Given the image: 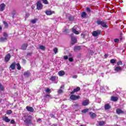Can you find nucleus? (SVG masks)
<instances>
[{"instance_id":"nucleus-1","label":"nucleus","mask_w":126,"mask_h":126,"mask_svg":"<svg viewBox=\"0 0 126 126\" xmlns=\"http://www.w3.org/2000/svg\"><path fill=\"white\" fill-rule=\"evenodd\" d=\"M72 31L74 34L78 35L80 33V28L77 26H75L72 28Z\"/></svg>"},{"instance_id":"nucleus-2","label":"nucleus","mask_w":126,"mask_h":126,"mask_svg":"<svg viewBox=\"0 0 126 126\" xmlns=\"http://www.w3.org/2000/svg\"><path fill=\"white\" fill-rule=\"evenodd\" d=\"M97 24L98 25H101L104 28L107 27V23L104 21H101V20H98L96 22Z\"/></svg>"},{"instance_id":"nucleus-3","label":"nucleus","mask_w":126,"mask_h":126,"mask_svg":"<svg viewBox=\"0 0 126 126\" xmlns=\"http://www.w3.org/2000/svg\"><path fill=\"white\" fill-rule=\"evenodd\" d=\"M80 98V96L79 95H75L74 94H72L70 96V99L71 100H73L74 101H76V100H78Z\"/></svg>"},{"instance_id":"nucleus-4","label":"nucleus","mask_w":126,"mask_h":126,"mask_svg":"<svg viewBox=\"0 0 126 126\" xmlns=\"http://www.w3.org/2000/svg\"><path fill=\"white\" fill-rule=\"evenodd\" d=\"M25 120L24 121L26 124H30L31 123V119H32V117L31 115L28 116L25 118Z\"/></svg>"},{"instance_id":"nucleus-5","label":"nucleus","mask_w":126,"mask_h":126,"mask_svg":"<svg viewBox=\"0 0 126 126\" xmlns=\"http://www.w3.org/2000/svg\"><path fill=\"white\" fill-rule=\"evenodd\" d=\"M100 34H101V31H95L92 32V35L94 37H97V36H99Z\"/></svg>"},{"instance_id":"nucleus-6","label":"nucleus","mask_w":126,"mask_h":126,"mask_svg":"<svg viewBox=\"0 0 126 126\" xmlns=\"http://www.w3.org/2000/svg\"><path fill=\"white\" fill-rule=\"evenodd\" d=\"M36 7L38 10H41L43 8V4L41 3L40 1H38L36 3Z\"/></svg>"},{"instance_id":"nucleus-7","label":"nucleus","mask_w":126,"mask_h":126,"mask_svg":"<svg viewBox=\"0 0 126 126\" xmlns=\"http://www.w3.org/2000/svg\"><path fill=\"white\" fill-rule=\"evenodd\" d=\"M71 44L72 45H73L74 44H75V43H76V41H77V40L76 39V37H75V36H71Z\"/></svg>"},{"instance_id":"nucleus-8","label":"nucleus","mask_w":126,"mask_h":126,"mask_svg":"<svg viewBox=\"0 0 126 126\" xmlns=\"http://www.w3.org/2000/svg\"><path fill=\"white\" fill-rule=\"evenodd\" d=\"M10 58H11V56H10V54H7L4 58L5 61L6 62H9V60H10Z\"/></svg>"},{"instance_id":"nucleus-9","label":"nucleus","mask_w":126,"mask_h":126,"mask_svg":"<svg viewBox=\"0 0 126 126\" xmlns=\"http://www.w3.org/2000/svg\"><path fill=\"white\" fill-rule=\"evenodd\" d=\"M26 109L28 112H31V113H33V112H34V109L31 106H27Z\"/></svg>"},{"instance_id":"nucleus-10","label":"nucleus","mask_w":126,"mask_h":126,"mask_svg":"<svg viewBox=\"0 0 126 126\" xmlns=\"http://www.w3.org/2000/svg\"><path fill=\"white\" fill-rule=\"evenodd\" d=\"M4 8H5V4L2 3L0 5V11H3Z\"/></svg>"},{"instance_id":"nucleus-11","label":"nucleus","mask_w":126,"mask_h":126,"mask_svg":"<svg viewBox=\"0 0 126 126\" xmlns=\"http://www.w3.org/2000/svg\"><path fill=\"white\" fill-rule=\"evenodd\" d=\"M2 120L4 121V122H5V123H9L10 122V119L6 116H3L2 117Z\"/></svg>"},{"instance_id":"nucleus-12","label":"nucleus","mask_w":126,"mask_h":126,"mask_svg":"<svg viewBox=\"0 0 126 126\" xmlns=\"http://www.w3.org/2000/svg\"><path fill=\"white\" fill-rule=\"evenodd\" d=\"M45 13L47 15H52L55 13V11L51 10H47L45 11Z\"/></svg>"},{"instance_id":"nucleus-13","label":"nucleus","mask_w":126,"mask_h":126,"mask_svg":"<svg viewBox=\"0 0 126 126\" xmlns=\"http://www.w3.org/2000/svg\"><path fill=\"white\" fill-rule=\"evenodd\" d=\"M116 113L118 115H121V114H125V112L121 109H117L116 110Z\"/></svg>"},{"instance_id":"nucleus-14","label":"nucleus","mask_w":126,"mask_h":126,"mask_svg":"<svg viewBox=\"0 0 126 126\" xmlns=\"http://www.w3.org/2000/svg\"><path fill=\"white\" fill-rule=\"evenodd\" d=\"M30 75H31V73H30V72H29V71L24 72V76H25V77H29Z\"/></svg>"},{"instance_id":"nucleus-15","label":"nucleus","mask_w":126,"mask_h":126,"mask_svg":"<svg viewBox=\"0 0 126 126\" xmlns=\"http://www.w3.org/2000/svg\"><path fill=\"white\" fill-rule=\"evenodd\" d=\"M89 104V100L87 99L85 100L82 102V105L83 106H87V105Z\"/></svg>"},{"instance_id":"nucleus-16","label":"nucleus","mask_w":126,"mask_h":126,"mask_svg":"<svg viewBox=\"0 0 126 126\" xmlns=\"http://www.w3.org/2000/svg\"><path fill=\"white\" fill-rule=\"evenodd\" d=\"M79 90H80V88L77 87V88L74 89L73 91L70 93V94H74V93H75L76 92H78V91H79Z\"/></svg>"},{"instance_id":"nucleus-17","label":"nucleus","mask_w":126,"mask_h":126,"mask_svg":"<svg viewBox=\"0 0 126 126\" xmlns=\"http://www.w3.org/2000/svg\"><path fill=\"white\" fill-rule=\"evenodd\" d=\"M59 76H63L65 74V72L63 70H60L58 72Z\"/></svg>"},{"instance_id":"nucleus-18","label":"nucleus","mask_w":126,"mask_h":126,"mask_svg":"<svg viewBox=\"0 0 126 126\" xmlns=\"http://www.w3.org/2000/svg\"><path fill=\"white\" fill-rule=\"evenodd\" d=\"M90 115L92 119H94V118H96V114L92 112H90Z\"/></svg>"},{"instance_id":"nucleus-19","label":"nucleus","mask_w":126,"mask_h":126,"mask_svg":"<svg viewBox=\"0 0 126 126\" xmlns=\"http://www.w3.org/2000/svg\"><path fill=\"white\" fill-rule=\"evenodd\" d=\"M115 71H117V72H119L120 71H122V67L120 66H117L115 68Z\"/></svg>"},{"instance_id":"nucleus-20","label":"nucleus","mask_w":126,"mask_h":126,"mask_svg":"<svg viewBox=\"0 0 126 126\" xmlns=\"http://www.w3.org/2000/svg\"><path fill=\"white\" fill-rule=\"evenodd\" d=\"M111 100L113 102H116V101H118V100H119V98L116 96H112L111 98Z\"/></svg>"},{"instance_id":"nucleus-21","label":"nucleus","mask_w":126,"mask_h":126,"mask_svg":"<svg viewBox=\"0 0 126 126\" xmlns=\"http://www.w3.org/2000/svg\"><path fill=\"white\" fill-rule=\"evenodd\" d=\"M28 45L27 43L24 44L22 45L21 49L22 50H26Z\"/></svg>"},{"instance_id":"nucleus-22","label":"nucleus","mask_w":126,"mask_h":126,"mask_svg":"<svg viewBox=\"0 0 126 126\" xmlns=\"http://www.w3.org/2000/svg\"><path fill=\"white\" fill-rule=\"evenodd\" d=\"M111 108V106H110V105H109L108 104H106L104 106V109L105 110H109V109Z\"/></svg>"},{"instance_id":"nucleus-23","label":"nucleus","mask_w":126,"mask_h":126,"mask_svg":"<svg viewBox=\"0 0 126 126\" xmlns=\"http://www.w3.org/2000/svg\"><path fill=\"white\" fill-rule=\"evenodd\" d=\"M7 40V38L6 37H1L0 38V42H5Z\"/></svg>"},{"instance_id":"nucleus-24","label":"nucleus","mask_w":126,"mask_h":126,"mask_svg":"<svg viewBox=\"0 0 126 126\" xmlns=\"http://www.w3.org/2000/svg\"><path fill=\"white\" fill-rule=\"evenodd\" d=\"M81 48H80V46H75L74 48V50L75 52H77V51L80 50Z\"/></svg>"},{"instance_id":"nucleus-25","label":"nucleus","mask_w":126,"mask_h":126,"mask_svg":"<svg viewBox=\"0 0 126 126\" xmlns=\"http://www.w3.org/2000/svg\"><path fill=\"white\" fill-rule=\"evenodd\" d=\"M86 15H87V14L85 12H83L81 13V16L83 18H85V17H86Z\"/></svg>"},{"instance_id":"nucleus-26","label":"nucleus","mask_w":126,"mask_h":126,"mask_svg":"<svg viewBox=\"0 0 126 126\" xmlns=\"http://www.w3.org/2000/svg\"><path fill=\"white\" fill-rule=\"evenodd\" d=\"M56 79H57V77H56V76H53L50 79V80L53 82L55 81L56 80Z\"/></svg>"},{"instance_id":"nucleus-27","label":"nucleus","mask_w":126,"mask_h":126,"mask_svg":"<svg viewBox=\"0 0 126 126\" xmlns=\"http://www.w3.org/2000/svg\"><path fill=\"white\" fill-rule=\"evenodd\" d=\"M10 68H11V69H15V63H13L11 64Z\"/></svg>"},{"instance_id":"nucleus-28","label":"nucleus","mask_w":126,"mask_h":126,"mask_svg":"<svg viewBox=\"0 0 126 126\" xmlns=\"http://www.w3.org/2000/svg\"><path fill=\"white\" fill-rule=\"evenodd\" d=\"M98 125H99V126H104V125H105V122H104V121H99L98 122Z\"/></svg>"},{"instance_id":"nucleus-29","label":"nucleus","mask_w":126,"mask_h":126,"mask_svg":"<svg viewBox=\"0 0 126 126\" xmlns=\"http://www.w3.org/2000/svg\"><path fill=\"white\" fill-rule=\"evenodd\" d=\"M39 49L42 51H44V50H46V47L43 45H40Z\"/></svg>"},{"instance_id":"nucleus-30","label":"nucleus","mask_w":126,"mask_h":126,"mask_svg":"<svg viewBox=\"0 0 126 126\" xmlns=\"http://www.w3.org/2000/svg\"><path fill=\"white\" fill-rule=\"evenodd\" d=\"M37 21H38V19H34L33 20H32L31 21V23H36V22H37Z\"/></svg>"},{"instance_id":"nucleus-31","label":"nucleus","mask_w":126,"mask_h":126,"mask_svg":"<svg viewBox=\"0 0 126 126\" xmlns=\"http://www.w3.org/2000/svg\"><path fill=\"white\" fill-rule=\"evenodd\" d=\"M41 0L44 4H49V2L48 1V0Z\"/></svg>"},{"instance_id":"nucleus-32","label":"nucleus","mask_w":126,"mask_h":126,"mask_svg":"<svg viewBox=\"0 0 126 126\" xmlns=\"http://www.w3.org/2000/svg\"><path fill=\"white\" fill-rule=\"evenodd\" d=\"M69 20H70V21H73V20H74V17L70 16L69 17Z\"/></svg>"},{"instance_id":"nucleus-33","label":"nucleus","mask_w":126,"mask_h":126,"mask_svg":"<svg viewBox=\"0 0 126 126\" xmlns=\"http://www.w3.org/2000/svg\"><path fill=\"white\" fill-rule=\"evenodd\" d=\"M16 65L17 66V69L20 70V69H21V66H20V64H19V63H17Z\"/></svg>"},{"instance_id":"nucleus-34","label":"nucleus","mask_w":126,"mask_h":126,"mask_svg":"<svg viewBox=\"0 0 126 126\" xmlns=\"http://www.w3.org/2000/svg\"><path fill=\"white\" fill-rule=\"evenodd\" d=\"M7 115H11V114H12V111L11 110H9L6 111Z\"/></svg>"},{"instance_id":"nucleus-35","label":"nucleus","mask_w":126,"mask_h":126,"mask_svg":"<svg viewBox=\"0 0 126 126\" xmlns=\"http://www.w3.org/2000/svg\"><path fill=\"white\" fill-rule=\"evenodd\" d=\"M3 23L6 28H7L8 27V24H7V23L5 21H3Z\"/></svg>"},{"instance_id":"nucleus-36","label":"nucleus","mask_w":126,"mask_h":126,"mask_svg":"<svg viewBox=\"0 0 126 126\" xmlns=\"http://www.w3.org/2000/svg\"><path fill=\"white\" fill-rule=\"evenodd\" d=\"M89 111V109H85L82 111V113H84V114H85V113H87Z\"/></svg>"},{"instance_id":"nucleus-37","label":"nucleus","mask_w":126,"mask_h":126,"mask_svg":"<svg viewBox=\"0 0 126 126\" xmlns=\"http://www.w3.org/2000/svg\"><path fill=\"white\" fill-rule=\"evenodd\" d=\"M81 37L83 38V39H85L86 37V34L85 33H82L81 34Z\"/></svg>"},{"instance_id":"nucleus-38","label":"nucleus","mask_w":126,"mask_h":126,"mask_svg":"<svg viewBox=\"0 0 126 126\" xmlns=\"http://www.w3.org/2000/svg\"><path fill=\"white\" fill-rule=\"evenodd\" d=\"M45 92H46V93H50V92H51V89H50L49 88H47L45 90Z\"/></svg>"},{"instance_id":"nucleus-39","label":"nucleus","mask_w":126,"mask_h":126,"mask_svg":"<svg viewBox=\"0 0 126 126\" xmlns=\"http://www.w3.org/2000/svg\"><path fill=\"white\" fill-rule=\"evenodd\" d=\"M4 89V88H3V86L0 84V90H1V91H3Z\"/></svg>"},{"instance_id":"nucleus-40","label":"nucleus","mask_w":126,"mask_h":126,"mask_svg":"<svg viewBox=\"0 0 126 126\" xmlns=\"http://www.w3.org/2000/svg\"><path fill=\"white\" fill-rule=\"evenodd\" d=\"M53 51L54 52L55 54H57L58 53V48H55L54 49H53Z\"/></svg>"},{"instance_id":"nucleus-41","label":"nucleus","mask_w":126,"mask_h":126,"mask_svg":"<svg viewBox=\"0 0 126 126\" xmlns=\"http://www.w3.org/2000/svg\"><path fill=\"white\" fill-rule=\"evenodd\" d=\"M111 63H116V60L115 59H112L110 60Z\"/></svg>"},{"instance_id":"nucleus-42","label":"nucleus","mask_w":126,"mask_h":126,"mask_svg":"<svg viewBox=\"0 0 126 126\" xmlns=\"http://www.w3.org/2000/svg\"><path fill=\"white\" fill-rule=\"evenodd\" d=\"M122 64H123L122 61H119L117 63V65H122Z\"/></svg>"},{"instance_id":"nucleus-43","label":"nucleus","mask_w":126,"mask_h":126,"mask_svg":"<svg viewBox=\"0 0 126 126\" xmlns=\"http://www.w3.org/2000/svg\"><path fill=\"white\" fill-rule=\"evenodd\" d=\"M120 42V40L118 38H116L114 39V42L115 43H119Z\"/></svg>"},{"instance_id":"nucleus-44","label":"nucleus","mask_w":126,"mask_h":126,"mask_svg":"<svg viewBox=\"0 0 126 126\" xmlns=\"http://www.w3.org/2000/svg\"><path fill=\"white\" fill-rule=\"evenodd\" d=\"M63 93V90H59L58 91V94H62V93Z\"/></svg>"},{"instance_id":"nucleus-45","label":"nucleus","mask_w":126,"mask_h":126,"mask_svg":"<svg viewBox=\"0 0 126 126\" xmlns=\"http://www.w3.org/2000/svg\"><path fill=\"white\" fill-rule=\"evenodd\" d=\"M86 10H87V11L88 12H89V13L91 12V9H90V7H87V8H86Z\"/></svg>"},{"instance_id":"nucleus-46","label":"nucleus","mask_w":126,"mask_h":126,"mask_svg":"<svg viewBox=\"0 0 126 126\" xmlns=\"http://www.w3.org/2000/svg\"><path fill=\"white\" fill-rule=\"evenodd\" d=\"M3 36L5 38H7V33H6L5 32H4L3 34Z\"/></svg>"},{"instance_id":"nucleus-47","label":"nucleus","mask_w":126,"mask_h":126,"mask_svg":"<svg viewBox=\"0 0 126 126\" xmlns=\"http://www.w3.org/2000/svg\"><path fill=\"white\" fill-rule=\"evenodd\" d=\"M16 14V12L15 11V10L12 11V14L13 15V16H14V15H15Z\"/></svg>"},{"instance_id":"nucleus-48","label":"nucleus","mask_w":126,"mask_h":126,"mask_svg":"<svg viewBox=\"0 0 126 126\" xmlns=\"http://www.w3.org/2000/svg\"><path fill=\"white\" fill-rule=\"evenodd\" d=\"M68 32V30L65 29L64 31L63 32H64V34H66Z\"/></svg>"},{"instance_id":"nucleus-49","label":"nucleus","mask_w":126,"mask_h":126,"mask_svg":"<svg viewBox=\"0 0 126 126\" xmlns=\"http://www.w3.org/2000/svg\"><path fill=\"white\" fill-rule=\"evenodd\" d=\"M10 124H11L12 125H13V124H15V121H14V120H12L10 121Z\"/></svg>"},{"instance_id":"nucleus-50","label":"nucleus","mask_w":126,"mask_h":126,"mask_svg":"<svg viewBox=\"0 0 126 126\" xmlns=\"http://www.w3.org/2000/svg\"><path fill=\"white\" fill-rule=\"evenodd\" d=\"M63 59L64 60H67V59H68V57L67 56H64L63 57Z\"/></svg>"},{"instance_id":"nucleus-51","label":"nucleus","mask_w":126,"mask_h":126,"mask_svg":"<svg viewBox=\"0 0 126 126\" xmlns=\"http://www.w3.org/2000/svg\"><path fill=\"white\" fill-rule=\"evenodd\" d=\"M69 62H73V59H72V58H69Z\"/></svg>"},{"instance_id":"nucleus-52","label":"nucleus","mask_w":126,"mask_h":126,"mask_svg":"<svg viewBox=\"0 0 126 126\" xmlns=\"http://www.w3.org/2000/svg\"><path fill=\"white\" fill-rule=\"evenodd\" d=\"M31 55H32V53H27V56L29 57V56H31Z\"/></svg>"},{"instance_id":"nucleus-53","label":"nucleus","mask_w":126,"mask_h":126,"mask_svg":"<svg viewBox=\"0 0 126 126\" xmlns=\"http://www.w3.org/2000/svg\"><path fill=\"white\" fill-rule=\"evenodd\" d=\"M74 106V107H78V106H79V105L78 104V103H75Z\"/></svg>"},{"instance_id":"nucleus-54","label":"nucleus","mask_w":126,"mask_h":126,"mask_svg":"<svg viewBox=\"0 0 126 126\" xmlns=\"http://www.w3.org/2000/svg\"><path fill=\"white\" fill-rule=\"evenodd\" d=\"M100 91L103 93V92H105V90H104V89H101Z\"/></svg>"},{"instance_id":"nucleus-55","label":"nucleus","mask_w":126,"mask_h":126,"mask_svg":"<svg viewBox=\"0 0 126 126\" xmlns=\"http://www.w3.org/2000/svg\"><path fill=\"white\" fill-rule=\"evenodd\" d=\"M72 78H77V75H74V76H72Z\"/></svg>"},{"instance_id":"nucleus-56","label":"nucleus","mask_w":126,"mask_h":126,"mask_svg":"<svg viewBox=\"0 0 126 126\" xmlns=\"http://www.w3.org/2000/svg\"><path fill=\"white\" fill-rule=\"evenodd\" d=\"M29 14H26V17L27 18V17H29Z\"/></svg>"},{"instance_id":"nucleus-57","label":"nucleus","mask_w":126,"mask_h":126,"mask_svg":"<svg viewBox=\"0 0 126 126\" xmlns=\"http://www.w3.org/2000/svg\"><path fill=\"white\" fill-rule=\"evenodd\" d=\"M37 122H41V119H37Z\"/></svg>"},{"instance_id":"nucleus-58","label":"nucleus","mask_w":126,"mask_h":126,"mask_svg":"<svg viewBox=\"0 0 126 126\" xmlns=\"http://www.w3.org/2000/svg\"><path fill=\"white\" fill-rule=\"evenodd\" d=\"M64 87V86L63 85V86H62L61 87V89H63V88Z\"/></svg>"},{"instance_id":"nucleus-59","label":"nucleus","mask_w":126,"mask_h":126,"mask_svg":"<svg viewBox=\"0 0 126 126\" xmlns=\"http://www.w3.org/2000/svg\"><path fill=\"white\" fill-rule=\"evenodd\" d=\"M120 41H122V40H123V38L122 37V36H120Z\"/></svg>"},{"instance_id":"nucleus-60","label":"nucleus","mask_w":126,"mask_h":126,"mask_svg":"<svg viewBox=\"0 0 126 126\" xmlns=\"http://www.w3.org/2000/svg\"><path fill=\"white\" fill-rule=\"evenodd\" d=\"M1 29H2V28L0 26V32L1 31Z\"/></svg>"},{"instance_id":"nucleus-61","label":"nucleus","mask_w":126,"mask_h":126,"mask_svg":"<svg viewBox=\"0 0 126 126\" xmlns=\"http://www.w3.org/2000/svg\"><path fill=\"white\" fill-rule=\"evenodd\" d=\"M104 57H105V58H107V57H108V55H107V54H105V55H104Z\"/></svg>"},{"instance_id":"nucleus-62","label":"nucleus","mask_w":126,"mask_h":126,"mask_svg":"<svg viewBox=\"0 0 126 126\" xmlns=\"http://www.w3.org/2000/svg\"><path fill=\"white\" fill-rule=\"evenodd\" d=\"M48 96H50V95H46L45 96V97H48Z\"/></svg>"},{"instance_id":"nucleus-63","label":"nucleus","mask_w":126,"mask_h":126,"mask_svg":"<svg viewBox=\"0 0 126 126\" xmlns=\"http://www.w3.org/2000/svg\"><path fill=\"white\" fill-rule=\"evenodd\" d=\"M105 88H106V89H109V87H105Z\"/></svg>"},{"instance_id":"nucleus-64","label":"nucleus","mask_w":126,"mask_h":126,"mask_svg":"<svg viewBox=\"0 0 126 126\" xmlns=\"http://www.w3.org/2000/svg\"><path fill=\"white\" fill-rule=\"evenodd\" d=\"M1 100H2L1 98H0V103L1 102Z\"/></svg>"}]
</instances>
